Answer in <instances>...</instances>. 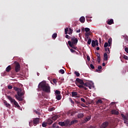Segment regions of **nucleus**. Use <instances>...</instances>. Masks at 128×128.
Here are the masks:
<instances>
[{"mask_svg":"<svg viewBox=\"0 0 128 128\" xmlns=\"http://www.w3.org/2000/svg\"><path fill=\"white\" fill-rule=\"evenodd\" d=\"M38 88H42L43 92H45L48 94L50 93V85L44 82H40L38 86Z\"/></svg>","mask_w":128,"mask_h":128,"instance_id":"f257e3e1","label":"nucleus"},{"mask_svg":"<svg viewBox=\"0 0 128 128\" xmlns=\"http://www.w3.org/2000/svg\"><path fill=\"white\" fill-rule=\"evenodd\" d=\"M70 40L68 41V44L71 48H73L74 46H76V44H78V38H76L74 36H72L70 37Z\"/></svg>","mask_w":128,"mask_h":128,"instance_id":"f03ea898","label":"nucleus"},{"mask_svg":"<svg viewBox=\"0 0 128 128\" xmlns=\"http://www.w3.org/2000/svg\"><path fill=\"white\" fill-rule=\"evenodd\" d=\"M40 124V118H34L32 120L29 122V125L30 126H36Z\"/></svg>","mask_w":128,"mask_h":128,"instance_id":"7ed1b4c3","label":"nucleus"},{"mask_svg":"<svg viewBox=\"0 0 128 128\" xmlns=\"http://www.w3.org/2000/svg\"><path fill=\"white\" fill-rule=\"evenodd\" d=\"M7 98H8V100H10V102H14L16 106H17V108H20V105L14 99L12 98L9 96H7Z\"/></svg>","mask_w":128,"mask_h":128,"instance_id":"20e7f679","label":"nucleus"},{"mask_svg":"<svg viewBox=\"0 0 128 128\" xmlns=\"http://www.w3.org/2000/svg\"><path fill=\"white\" fill-rule=\"evenodd\" d=\"M84 86H87V88H88L90 90H92V88H94V83L92 82H86L84 84Z\"/></svg>","mask_w":128,"mask_h":128,"instance_id":"39448f33","label":"nucleus"},{"mask_svg":"<svg viewBox=\"0 0 128 128\" xmlns=\"http://www.w3.org/2000/svg\"><path fill=\"white\" fill-rule=\"evenodd\" d=\"M121 116L122 118L124 120V124H128V118L127 116H124L123 114H121Z\"/></svg>","mask_w":128,"mask_h":128,"instance_id":"423d86ee","label":"nucleus"},{"mask_svg":"<svg viewBox=\"0 0 128 128\" xmlns=\"http://www.w3.org/2000/svg\"><path fill=\"white\" fill-rule=\"evenodd\" d=\"M20 70V64L17 62L15 66V72H18Z\"/></svg>","mask_w":128,"mask_h":128,"instance_id":"0eeeda50","label":"nucleus"},{"mask_svg":"<svg viewBox=\"0 0 128 128\" xmlns=\"http://www.w3.org/2000/svg\"><path fill=\"white\" fill-rule=\"evenodd\" d=\"M92 46L93 48H94L96 46H98V40H92Z\"/></svg>","mask_w":128,"mask_h":128,"instance_id":"6e6552de","label":"nucleus"},{"mask_svg":"<svg viewBox=\"0 0 128 128\" xmlns=\"http://www.w3.org/2000/svg\"><path fill=\"white\" fill-rule=\"evenodd\" d=\"M18 96H22L24 94V91L22 90V89L19 90V91L17 92Z\"/></svg>","mask_w":128,"mask_h":128,"instance_id":"1a4fd4ad","label":"nucleus"},{"mask_svg":"<svg viewBox=\"0 0 128 128\" xmlns=\"http://www.w3.org/2000/svg\"><path fill=\"white\" fill-rule=\"evenodd\" d=\"M108 126V121H106L101 125L100 128H106Z\"/></svg>","mask_w":128,"mask_h":128,"instance_id":"9d476101","label":"nucleus"},{"mask_svg":"<svg viewBox=\"0 0 128 128\" xmlns=\"http://www.w3.org/2000/svg\"><path fill=\"white\" fill-rule=\"evenodd\" d=\"M16 100H19V102H22L23 99H22V96H20L18 95H16Z\"/></svg>","mask_w":128,"mask_h":128,"instance_id":"9b49d317","label":"nucleus"},{"mask_svg":"<svg viewBox=\"0 0 128 128\" xmlns=\"http://www.w3.org/2000/svg\"><path fill=\"white\" fill-rule=\"evenodd\" d=\"M76 82H79L80 84L84 85V80H82L77 78L76 79Z\"/></svg>","mask_w":128,"mask_h":128,"instance_id":"f8f14e48","label":"nucleus"},{"mask_svg":"<svg viewBox=\"0 0 128 128\" xmlns=\"http://www.w3.org/2000/svg\"><path fill=\"white\" fill-rule=\"evenodd\" d=\"M79 20L80 22H82V24H84L86 21V18H84V16H82L80 18Z\"/></svg>","mask_w":128,"mask_h":128,"instance_id":"ddd939ff","label":"nucleus"},{"mask_svg":"<svg viewBox=\"0 0 128 128\" xmlns=\"http://www.w3.org/2000/svg\"><path fill=\"white\" fill-rule=\"evenodd\" d=\"M111 112L112 114H116V116H118L119 114V112H118V111H117L116 110H112V111H111Z\"/></svg>","mask_w":128,"mask_h":128,"instance_id":"4468645a","label":"nucleus"},{"mask_svg":"<svg viewBox=\"0 0 128 128\" xmlns=\"http://www.w3.org/2000/svg\"><path fill=\"white\" fill-rule=\"evenodd\" d=\"M124 38V42H128V36H126V35H124V36H122V38Z\"/></svg>","mask_w":128,"mask_h":128,"instance_id":"2eb2a0df","label":"nucleus"},{"mask_svg":"<svg viewBox=\"0 0 128 128\" xmlns=\"http://www.w3.org/2000/svg\"><path fill=\"white\" fill-rule=\"evenodd\" d=\"M10 70H12V66L10 65H9L6 69V72H10Z\"/></svg>","mask_w":128,"mask_h":128,"instance_id":"dca6fc26","label":"nucleus"},{"mask_svg":"<svg viewBox=\"0 0 128 128\" xmlns=\"http://www.w3.org/2000/svg\"><path fill=\"white\" fill-rule=\"evenodd\" d=\"M64 122L65 124V126H70V120H64Z\"/></svg>","mask_w":128,"mask_h":128,"instance_id":"f3484780","label":"nucleus"},{"mask_svg":"<svg viewBox=\"0 0 128 128\" xmlns=\"http://www.w3.org/2000/svg\"><path fill=\"white\" fill-rule=\"evenodd\" d=\"M76 122H78V120H74L70 122V126H72V124H76Z\"/></svg>","mask_w":128,"mask_h":128,"instance_id":"a211bd4d","label":"nucleus"},{"mask_svg":"<svg viewBox=\"0 0 128 128\" xmlns=\"http://www.w3.org/2000/svg\"><path fill=\"white\" fill-rule=\"evenodd\" d=\"M90 118H92V116H88L84 118V122H88V120H90Z\"/></svg>","mask_w":128,"mask_h":128,"instance_id":"6ab92c4d","label":"nucleus"},{"mask_svg":"<svg viewBox=\"0 0 128 128\" xmlns=\"http://www.w3.org/2000/svg\"><path fill=\"white\" fill-rule=\"evenodd\" d=\"M104 60H108V53L106 52L104 53Z\"/></svg>","mask_w":128,"mask_h":128,"instance_id":"aec40b11","label":"nucleus"},{"mask_svg":"<svg viewBox=\"0 0 128 128\" xmlns=\"http://www.w3.org/2000/svg\"><path fill=\"white\" fill-rule=\"evenodd\" d=\"M58 124L61 126H66V124L64 123V122H58Z\"/></svg>","mask_w":128,"mask_h":128,"instance_id":"412c9836","label":"nucleus"},{"mask_svg":"<svg viewBox=\"0 0 128 128\" xmlns=\"http://www.w3.org/2000/svg\"><path fill=\"white\" fill-rule=\"evenodd\" d=\"M114 24V20L113 19H110V20H108V24Z\"/></svg>","mask_w":128,"mask_h":128,"instance_id":"4be33fe9","label":"nucleus"},{"mask_svg":"<svg viewBox=\"0 0 128 128\" xmlns=\"http://www.w3.org/2000/svg\"><path fill=\"white\" fill-rule=\"evenodd\" d=\"M52 120H58V115H56V116H54L52 117Z\"/></svg>","mask_w":128,"mask_h":128,"instance_id":"5701e85b","label":"nucleus"},{"mask_svg":"<svg viewBox=\"0 0 128 128\" xmlns=\"http://www.w3.org/2000/svg\"><path fill=\"white\" fill-rule=\"evenodd\" d=\"M54 122L52 121V119H48L47 120V124H52Z\"/></svg>","mask_w":128,"mask_h":128,"instance_id":"b1692460","label":"nucleus"},{"mask_svg":"<svg viewBox=\"0 0 128 128\" xmlns=\"http://www.w3.org/2000/svg\"><path fill=\"white\" fill-rule=\"evenodd\" d=\"M56 98L57 100H62V96L60 95H56Z\"/></svg>","mask_w":128,"mask_h":128,"instance_id":"393cba45","label":"nucleus"},{"mask_svg":"<svg viewBox=\"0 0 128 128\" xmlns=\"http://www.w3.org/2000/svg\"><path fill=\"white\" fill-rule=\"evenodd\" d=\"M72 96H78V92H72Z\"/></svg>","mask_w":128,"mask_h":128,"instance_id":"a878e982","label":"nucleus"},{"mask_svg":"<svg viewBox=\"0 0 128 128\" xmlns=\"http://www.w3.org/2000/svg\"><path fill=\"white\" fill-rule=\"evenodd\" d=\"M78 118H84V114L80 113L78 114Z\"/></svg>","mask_w":128,"mask_h":128,"instance_id":"bb28decb","label":"nucleus"},{"mask_svg":"<svg viewBox=\"0 0 128 128\" xmlns=\"http://www.w3.org/2000/svg\"><path fill=\"white\" fill-rule=\"evenodd\" d=\"M56 110V108L54 107H50L48 108V112H53V110Z\"/></svg>","mask_w":128,"mask_h":128,"instance_id":"cd10ccee","label":"nucleus"},{"mask_svg":"<svg viewBox=\"0 0 128 128\" xmlns=\"http://www.w3.org/2000/svg\"><path fill=\"white\" fill-rule=\"evenodd\" d=\"M56 36H58V34H56V33H54L52 35V38L54 40H56Z\"/></svg>","mask_w":128,"mask_h":128,"instance_id":"c85d7f7f","label":"nucleus"},{"mask_svg":"<svg viewBox=\"0 0 128 128\" xmlns=\"http://www.w3.org/2000/svg\"><path fill=\"white\" fill-rule=\"evenodd\" d=\"M105 50L106 52V54H110V48L108 47L105 48Z\"/></svg>","mask_w":128,"mask_h":128,"instance_id":"c756f323","label":"nucleus"},{"mask_svg":"<svg viewBox=\"0 0 128 128\" xmlns=\"http://www.w3.org/2000/svg\"><path fill=\"white\" fill-rule=\"evenodd\" d=\"M126 46H128V42H124L123 43V47L126 48Z\"/></svg>","mask_w":128,"mask_h":128,"instance_id":"7c9ffc66","label":"nucleus"},{"mask_svg":"<svg viewBox=\"0 0 128 128\" xmlns=\"http://www.w3.org/2000/svg\"><path fill=\"white\" fill-rule=\"evenodd\" d=\"M14 90H16V92H18L20 89H21V88H18V87H14Z\"/></svg>","mask_w":128,"mask_h":128,"instance_id":"2f4dec72","label":"nucleus"},{"mask_svg":"<svg viewBox=\"0 0 128 128\" xmlns=\"http://www.w3.org/2000/svg\"><path fill=\"white\" fill-rule=\"evenodd\" d=\"M55 94H58V96L60 95V91L58 90H56L55 92Z\"/></svg>","mask_w":128,"mask_h":128,"instance_id":"473e14b6","label":"nucleus"},{"mask_svg":"<svg viewBox=\"0 0 128 128\" xmlns=\"http://www.w3.org/2000/svg\"><path fill=\"white\" fill-rule=\"evenodd\" d=\"M74 74H76V76H80V72L76 71L74 72Z\"/></svg>","mask_w":128,"mask_h":128,"instance_id":"72a5a7b5","label":"nucleus"},{"mask_svg":"<svg viewBox=\"0 0 128 128\" xmlns=\"http://www.w3.org/2000/svg\"><path fill=\"white\" fill-rule=\"evenodd\" d=\"M108 44H109L108 46H110V44H112V39L111 38L108 39Z\"/></svg>","mask_w":128,"mask_h":128,"instance_id":"f704fd0d","label":"nucleus"},{"mask_svg":"<svg viewBox=\"0 0 128 128\" xmlns=\"http://www.w3.org/2000/svg\"><path fill=\"white\" fill-rule=\"evenodd\" d=\"M34 112H35L36 114H38V116H40V112H38L36 110H34Z\"/></svg>","mask_w":128,"mask_h":128,"instance_id":"c9c22d12","label":"nucleus"},{"mask_svg":"<svg viewBox=\"0 0 128 128\" xmlns=\"http://www.w3.org/2000/svg\"><path fill=\"white\" fill-rule=\"evenodd\" d=\"M85 36H90V32H86Z\"/></svg>","mask_w":128,"mask_h":128,"instance_id":"e433bc0d","label":"nucleus"},{"mask_svg":"<svg viewBox=\"0 0 128 128\" xmlns=\"http://www.w3.org/2000/svg\"><path fill=\"white\" fill-rule=\"evenodd\" d=\"M78 86L80 88H84V84H80V85Z\"/></svg>","mask_w":128,"mask_h":128,"instance_id":"4c0bfd02","label":"nucleus"},{"mask_svg":"<svg viewBox=\"0 0 128 128\" xmlns=\"http://www.w3.org/2000/svg\"><path fill=\"white\" fill-rule=\"evenodd\" d=\"M68 34H72V28H70L68 30Z\"/></svg>","mask_w":128,"mask_h":128,"instance_id":"58836bf2","label":"nucleus"},{"mask_svg":"<svg viewBox=\"0 0 128 128\" xmlns=\"http://www.w3.org/2000/svg\"><path fill=\"white\" fill-rule=\"evenodd\" d=\"M110 46V44H108V42H105L104 44V48H108Z\"/></svg>","mask_w":128,"mask_h":128,"instance_id":"ea45409f","label":"nucleus"},{"mask_svg":"<svg viewBox=\"0 0 128 128\" xmlns=\"http://www.w3.org/2000/svg\"><path fill=\"white\" fill-rule=\"evenodd\" d=\"M68 28H66L64 29L65 34H68Z\"/></svg>","mask_w":128,"mask_h":128,"instance_id":"a19ab883","label":"nucleus"},{"mask_svg":"<svg viewBox=\"0 0 128 128\" xmlns=\"http://www.w3.org/2000/svg\"><path fill=\"white\" fill-rule=\"evenodd\" d=\"M90 30V28H85V32H88Z\"/></svg>","mask_w":128,"mask_h":128,"instance_id":"79ce46f5","label":"nucleus"},{"mask_svg":"<svg viewBox=\"0 0 128 128\" xmlns=\"http://www.w3.org/2000/svg\"><path fill=\"white\" fill-rule=\"evenodd\" d=\"M60 74H64V70L61 69L60 70Z\"/></svg>","mask_w":128,"mask_h":128,"instance_id":"37998d69","label":"nucleus"},{"mask_svg":"<svg viewBox=\"0 0 128 128\" xmlns=\"http://www.w3.org/2000/svg\"><path fill=\"white\" fill-rule=\"evenodd\" d=\"M102 66H98V69L96 70V72H98V70H102Z\"/></svg>","mask_w":128,"mask_h":128,"instance_id":"c03bdc74","label":"nucleus"},{"mask_svg":"<svg viewBox=\"0 0 128 128\" xmlns=\"http://www.w3.org/2000/svg\"><path fill=\"white\" fill-rule=\"evenodd\" d=\"M65 37L66 38H68V40H70V38H72V36H70L68 34H66Z\"/></svg>","mask_w":128,"mask_h":128,"instance_id":"a18cd8bd","label":"nucleus"},{"mask_svg":"<svg viewBox=\"0 0 128 128\" xmlns=\"http://www.w3.org/2000/svg\"><path fill=\"white\" fill-rule=\"evenodd\" d=\"M42 126H43V128H46V122H43L42 124Z\"/></svg>","mask_w":128,"mask_h":128,"instance_id":"49530a36","label":"nucleus"},{"mask_svg":"<svg viewBox=\"0 0 128 128\" xmlns=\"http://www.w3.org/2000/svg\"><path fill=\"white\" fill-rule=\"evenodd\" d=\"M97 104H102V100H98L97 101Z\"/></svg>","mask_w":128,"mask_h":128,"instance_id":"de8ad7c7","label":"nucleus"},{"mask_svg":"<svg viewBox=\"0 0 128 128\" xmlns=\"http://www.w3.org/2000/svg\"><path fill=\"white\" fill-rule=\"evenodd\" d=\"M91 42H92V39L89 38L88 40V44H90Z\"/></svg>","mask_w":128,"mask_h":128,"instance_id":"09e8293b","label":"nucleus"},{"mask_svg":"<svg viewBox=\"0 0 128 128\" xmlns=\"http://www.w3.org/2000/svg\"><path fill=\"white\" fill-rule=\"evenodd\" d=\"M52 82L54 84H56V82H58V80H56V78H54L53 79Z\"/></svg>","mask_w":128,"mask_h":128,"instance_id":"8fccbe9b","label":"nucleus"},{"mask_svg":"<svg viewBox=\"0 0 128 128\" xmlns=\"http://www.w3.org/2000/svg\"><path fill=\"white\" fill-rule=\"evenodd\" d=\"M69 100H70V102L72 103V104H74V102L72 100V98H69Z\"/></svg>","mask_w":128,"mask_h":128,"instance_id":"3c124183","label":"nucleus"},{"mask_svg":"<svg viewBox=\"0 0 128 128\" xmlns=\"http://www.w3.org/2000/svg\"><path fill=\"white\" fill-rule=\"evenodd\" d=\"M52 128H56V124L54 123V124H52Z\"/></svg>","mask_w":128,"mask_h":128,"instance_id":"603ef678","label":"nucleus"},{"mask_svg":"<svg viewBox=\"0 0 128 128\" xmlns=\"http://www.w3.org/2000/svg\"><path fill=\"white\" fill-rule=\"evenodd\" d=\"M124 60H128V56H126V55H124Z\"/></svg>","mask_w":128,"mask_h":128,"instance_id":"864d4df0","label":"nucleus"},{"mask_svg":"<svg viewBox=\"0 0 128 128\" xmlns=\"http://www.w3.org/2000/svg\"><path fill=\"white\" fill-rule=\"evenodd\" d=\"M90 68H92V70H94V65L92 64H90Z\"/></svg>","mask_w":128,"mask_h":128,"instance_id":"5fc2aeb1","label":"nucleus"},{"mask_svg":"<svg viewBox=\"0 0 128 128\" xmlns=\"http://www.w3.org/2000/svg\"><path fill=\"white\" fill-rule=\"evenodd\" d=\"M8 90H12V85L8 86Z\"/></svg>","mask_w":128,"mask_h":128,"instance_id":"6e6d98bb","label":"nucleus"},{"mask_svg":"<svg viewBox=\"0 0 128 128\" xmlns=\"http://www.w3.org/2000/svg\"><path fill=\"white\" fill-rule=\"evenodd\" d=\"M80 100H81L82 102H86V100H85L84 98H80Z\"/></svg>","mask_w":128,"mask_h":128,"instance_id":"4d7b16f0","label":"nucleus"},{"mask_svg":"<svg viewBox=\"0 0 128 128\" xmlns=\"http://www.w3.org/2000/svg\"><path fill=\"white\" fill-rule=\"evenodd\" d=\"M5 106H6V108H10V104L8 103H7Z\"/></svg>","mask_w":128,"mask_h":128,"instance_id":"13d9d810","label":"nucleus"},{"mask_svg":"<svg viewBox=\"0 0 128 128\" xmlns=\"http://www.w3.org/2000/svg\"><path fill=\"white\" fill-rule=\"evenodd\" d=\"M124 50L127 54H128V48H125Z\"/></svg>","mask_w":128,"mask_h":128,"instance_id":"bf43d9fd","label":"nucleus"},{"mask_svg":"<svg viewBox=\"0 0 128 128\" xmlns=\"http://www.w3.org/2000/svg\"><path fill=\"white\" fill-rule=\"evenodd\" d=\"M81 106L83 108H86V104H81Z\"/></svg>","mask_w":128,"mask_h":128,"instance_id":"052dcab7","label":"nucleus"},{"mask_svg":"<svg viewBox=\"0 0 128 128\" xmlns=\"http://www.w3.org/2000/svg\"><path fill=\"white\" fill-rule=\"evenodd\" d=\"M98 62H100V57H98Z\"/></svg>","mask_w":128,"mask_h":128,"instance_id":"680f3d73","label":"nucleus"},{"mask_svg":"<svg viewBox=\"0 0 128 128\" xmlns=\"http://www.w3.org/2000/svg\"><path fill=\"white\" fill-rule=\"evenodd\" d=\"M87 60H88V62H90V56H87Z\"/></svg>","mask_w":128,"mask_h":128,"instance_id":"e2e57ef3","label":"nucleus"},{"mask_svg":"<svg viewBox=\"0 0 128 128\" xmlns=\"http://www.w3.org/2000/svg\"><path fill=\"white\" fill-rule=\"evenodd\" d=\"M70 50L71 52H76V50H74V49L72 48L70 49Z\"/></svg>","mask_w":128,"mask_h":128,"instance_id":"0e129e2a","label":"nucleus"},{"mask_svg":"<svg viewBox=\"0 0 128 128\" xmlns=\"http://www.w3.org/2000/svg\"><path fill=\"white\" fill-rule=\"evenodd\" d=\"M75 102L76 104H80V102L76 100H75Z\"/></svg>","mask_w":128,"mask_h":128,"instance_id":"69168bd1","label":"nucleus"},{"mask_svg":"<svg viewBox=\"0 0 128 128\" xmlns=\"http://www.w3.org/2000/svg\"><path fill=\"white\" fill-rule=\"evenodd\" d=\"M4 104L5 106H6V104H8V102L6 100H4Z\"/></svg>","mask_w":128,"mask_h":128,"instance_id":"338daca9","label":"nucleus"},{"mask_svg":"<svg viewBox=\"0 0 128 128\" xmlns=\"http://www.w3.org/2000/svg\"><path fill=\"white\" fill-rule=\"evenodd\" d=\"M76 32H80V29H78L76 30Z\"/></svg>","mask_w":128,"mask_h":128,"instance_id":"774afa93","label":"nucleus"}]
</instances>
